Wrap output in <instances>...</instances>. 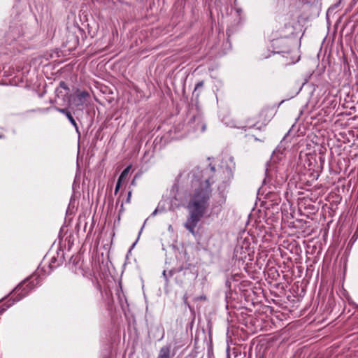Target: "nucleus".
Instances as JSON below:
<instances>
[{
  "label": "nucleus",
  "instance_id": "obj_13",
  "mask_svg": "<svg viewBox=\"0 0 358 358\" xmlns=\"http://www.w3.org/2000/svg\"><path fill=\"white\" fill-rule=\"evenodd\" d=\"M162 276H163V278H164L165 282H166V284H168V283H169V278H171V277L169 276V274H167V273H166V271H163V273H162Z\"/></svg>",
  "mask_w": 358,
  "mask_h": 358
},
{
  "label": "nucleus",
  "instance_id": "obj_24",
  "mask_svg": "<svg viewBox=\"0 0 358 358\" xmlns=\"http://www.w3.org/2000/svg\"><path fill=\"white\" fill-rule=\"evenodd\" d=\"M5 136L3 134H0V138H3Z\"/></svg>",
  "mask_w": 358,
  "mask_h": 358
},
{
  "label": "nucleus",
  "instance_id": "obj_18",
  "mask_svg": "<svg viewBox=\"0 0 358 358\" xmlns=\"http://www.w3.org/2000/svg\"><path fill=\"white\" fill-rule=\"evenodd\" d=\"M124 210V204H123V203H122L121 206H120V209L119 210V214H121L122 213H123Z\"/></svg>",
  "mask_w": 358,
  "mask_h": 358
},
{
  "label": "nucleus",
  "instance_id": "obj_19",
  "mask_svg": "<svg viewBox=\"0 0 358 358\" xmlns=\"http://www.w3.org/2000/svg\"><path fill=\"white\" fill-rule=\"evenodd\" d=\"M183 300H184V302L186 303L187 302V294H185L183 296Z\"/></svg>",
  "mask_w": 358,
  "mask_h": 358
},
{
  "label": "nucleus",
  "instance_id": "obj_25",
  "mask_svg": "<svg viewBox=\"0 0 358 358\" xmlns=\"http://www.w3.org/2000/svg\"><path fill=\"white\" fill-rule=\"evenodd\" d=\"M226 358H231V356H230V354L229 353H227V357Z\"/></svg>",
  "mask_w": 358,
  "mask_h": 358
},
{
  "label": "nucleus",
  "instance_id": "obj_23",
  "mask_svg": "<svg viewBox=\"0 0 358 358\" xmlns=\"http://www.w3.org/2000/svg\"><path fill=\"white\" fill-rule=\"evenodd\" d=\"M199 299H200L201 300H206V296H201Z\"/></svg>",
  "mask_w": 358,
  "mask_h": 358
},
{
  "label": "nucleus",
  "instance_id": "obj_17",
  "mask_svg": "<svg viewBox=\"0 0 358 358\" xmlns=\"http://www.w3.org/2000/svg\"><path fill=\"white\" fill-rule=\"evenodd\" d=\"M131 196V191H129L128 195H127V199H126V203H129L130 202Z\"/></svg>",
  "mask_w": 358,
  "mask_h": 358
},
{
  "label": "nucleus",
  "instance_id": "obj_22",
  "mask_svg": "<svg viewBox=\"0 0 358 358\" xmlns=\"http://www.w3.org/2000/svg\"><path fill=\"white\" fill-rule=\"evenodd\" d=\"M135 179H136V177L133 179V180L131 181V185H136V181H135Z\"/></svg>",
  "mask_w": 358,
  "mask_h": 358
},
{
  "label": "nucleus",
  "instance_id": "obj_9",
  "mask_svg": "<svg viewBox=\"0 0 358 358\" xmlns=\"http://www.w3.org/2000/svg\"><path fill=\"white\" fill-rule=\"evenodd\" d=\"M64 252L63 251L57 252L56 256H53L50 262L49 266L51 269L55 268L61 265L63 262Z\"/></svg>",
  "mask_w": 358,
  "mask_h": 358
},
{
  "label": "nucleus",
  "instance_id": "obj_10",
  "mask_svg": "<svg viewBox=\"0 0 358 358\" xmlns=\"http://www.w3.org/2000/svg\"><path fill=\"white\" fill-rule=\"evenodd\" d=\"M171 345L168 344L162 347L159 351L157 358H171Z\"/></svg>",
  "mask_w": 358,
  "mask_h": 358
},
{
  "label": "nucleus",
  "instance_id": "obj_20",
  "mask_svg": "<svg viewBox=\"0 0 358 358\" xmlns=\"http://www.w3.org/2000/svg\"><path fill=\"white\" fill-rule=\"evenodd\" d=\"M77 258H78V257H75V258L73 259V263L74 264H77V262H78Z\"/></svg>",
  "mask_w": 358,
  "mask_h": 358
},
{
  "label": "nucleus",
  "instance_id": "obj_2",
  "mask_svg": "<svg viewBox=\"0 0 358 358\" xmlns=\"http://www.w3.org/2000/svg\"><path fill=\"white\" fill-rule=\"evenodd\" d=\"M40 283V280L36 275H31L20 282L12 292L13 302L7 306H10L15 302L19 301L27 296Z\"/></svg>",
  "mask_w": 358,
  "mask_h": 358
},
{
  "label": "nucleus",
  "instance_id": "obj_26",
  "mask_svg": "<svg viewBox=\"0 0 358 358\" xmlns=\"http://www.w3.org/2000/svg\"><path fill=\"white\" fill-rule=\"evenodd\" d=\"M2 311H3V310L0 311V314H1Z\"/></svg>",
  "mask_w": 358,
  "mask_h": 358
},
{
  "label": "nucleus",
  "instance_id": "obj_15",
  "mask_svg": "<svg viewBox=\"0 0 358 358\" xmlns=\"http://www.w3.org/2000/svg\"><path fill=\"white\" fill-rule=\"evenodd\" d=\"M121 184H122L121 182L117 181L115 189V194H116L118 192V191L121 187Z\"/></svg>",
  "mask_w": 358,
  "mask_h": 358
},
{
  "label": "nucleus",
  "instance_id": "obj_11",
  "mask_svg": "<svg viewBox=\"0 0 358 358\" xmlns=\"http://www.w3.org/2000/svg\"><path fill=\"white\" fill-rule=\"evenodd\" d=\"M89 96V93L86 91H78L76 94V96L74 98V101H76V106H80L83 105L86 99Z\"/></svg>",
  "mask_w": 358,
  "mask_h": 358
},
{
  "label": "nucleus",
  "instance_id": "obj_4",
  "mask_svg": "<svg viewBox=\"0 0 358 358\" xmlns=\"http://www.w3.org/2000/svg\"><path fill=\"white\" fill-rule=\"evenodd\" d=\"M191 274L192 272L188 266L184 267L182 266L169 271V276L172 277L175 275L176 282L180 286L183 285L187 280H189V276L191 275Z\"/></svg>",
  "mask_w": 358,
  "mask_h": 358
},
{
  "label": "nucleus",
  "instance_id": "obj_5",
  "mask_svg": "<svg viewBox=\"0 0 358 358\" xmlns=\"http://www.w3.org/2000/svg\"><path fill=\"white\" fill-rule=\"evenodd\" d=\"M188 124L195 131L204 132L206 131V124L199 113L194 115L189 119Z\"/></svg>",
  "mask_w": 358,
  "mask_h": 358
},
{
  "label": "nucleus",
  "instance_id": "obj_21",
  "mask_svg": "<svg viewBox=\"0 0 358 358\" xmlns=\"http://www.w3.org/2000/svg\"><path fill=\"white\" fill-rule=\"evenodd\" d=\"M157 209H155V210L152 212V216H155V215L157 214Z\"/></svg>",
  "mask_w": 358,
  "mask_h": 358
},
{
  "label": "nucleus",
  "instance_id": "obj_27",
  "mask_svg": "<svg viewBox=\"0 0 358 358\" xmlns=\"http://www.w3.org/2000/svg\"><path fill=\"white\" fill-rule=\"evenodd\" d=\"M260 358H262V357H260Z\"/></svg>",
  "mask_w": 358,
  "mask_h": 358
},
{
  "label": "nucleus",
  "instance_id": "obj_3",
  "mask_svg": "<svg viewBox=\"0 0 358 358\" xmlns=\"http://www.w3.org/2000/svg\"><path fill=\"white\" fill-rule=\"evenodd\" d=\"M285 29H288L289 33L282 35V31L280 30V37L272 41V47L275 53L289 55L293 52L292 41L287 37V35L293 33V27L290 23H287L285 24Z\"/></svg>",
  "mask_w": 358,
  "mask_h": 358
},
{
  "label": "nucleus",
  "instance_id": "obj_14",
  "mask_svg": "<svg viewBox=\"0 0 358 358\" xmlns=\"http://www.w3.org/2000/svg\"><path fill=\"white\" fill-rule=\"evenodd\" d=\"M59 87L65 90H67V91L69 90V87H67V85L64 81H61L59 83Z\"/></svg>",
  "mask_w": 358,
  "mask_h": 358
},
{
  "label": "nucleus",
  "instance_id": "obj_1",
  "mask_svg": "<svg viewBox=\"0 0 358 358\" xmlns=\"http://www.w3.org/2000/svg\"><path fill=\"white\" fill-rule=\"evenodd\" d=\"M236 164L233 157H228L222 162V165L216 171L215 167L209 164V169H201L197 168L192 171V185L196 187L191 199L188 203L187 208L189 215L185 223V227L192 234H194L195 228L203 216L208 208V201L211 197V177L208 172L215 173L217 172V180H220L223 185L218 187V199L217 203L220 206L217 211L225 204L227 195L225 188L229 182L233 178Z\"/></svg>",
  "mask_w": 358,
  "mask_h": 358
},
{
  "label": "nucleus",
  "instance_id": "obj_6",
  "mask_svg": "<svg viewBox=\"0 0 358 358\" xmlns=\"http://www.w3.org/2000/svg\"><path fill=\"white\" fill-rule=\"evenodd\" d=\"M250 248L248 245L244 246L243 245H238L235 247L234 251V259L244 262L247 259L251 260L250 257Z\"/></svg>",
  "mask_w": 358,
  "mask_h": 358
},
{
  "label": "nucleus",
  "instance_id": "obj_7",
  "mask_svg": "<svg viewBox=\"0 0 358 358\" xmlns=\"http://www.w3.org/2000/svg\"><path fill=\"white\" fill-rule=\"evenodd\" d=\"M267 110H262L257 117L258 120L251 124H248V125L245 127H249L250 129L255 128L259 130L262 129L270 120L269 117H267Z\"/></svg>",
  "mask_w": 358,
  "mask_h": 358
},
{
  "label": "nucleus",
  "instance_id": "obj_12",
  "mask_svg": "<svg viewBox=\"0 0 358 358\" xmlns=\"http://www.w3.org/2000/svg\"><path fill=\"white\" fill-rule=\"evenodd\" d=\"M131 166L129 165L122 171V172L121 173L120 176H119V178L117 179V181H120L122 182L127 178V176L131 169Z\"/></svg>",
  "mask_w": 358,
  "mask_h": 358
},
{
  "label": "nucleus",
  "instance_id": "obj_16",
  "mask_svg": "<svg viewBox=\"0 0 358 358\" xmlns=\"http://www.w3.org/2000/svg\"><path fill=\"white\" fill-rule=\"evenodd\" d=\"M203 85V81H200V82L197 83L195 86L194 91H196L199 88L202 87Z\"/></svg>",
  "mask_w": 358,
  "mask_h": 358
},
{
  "label": "nucleus",
  "instance_id": "obj_8",
  "mask_svg": "<svg viewBox=\"0 0 358 358\" xmlns=\"http://www.w3.org/2000/svg\"><path fill=\"white\" fill-rule=\"evenodd\" d=\"M55 109L57 111L64 114L68 118L71 124L74 127L77 134L80 136V133L79 131V127L69 110L68 108H60L58 107H55Z\"/></svg>",
  "mask_w": 358,
  "mask_h": 358
}]
</instances>
